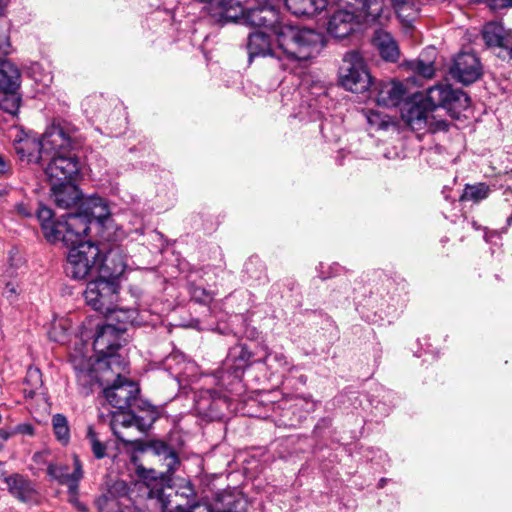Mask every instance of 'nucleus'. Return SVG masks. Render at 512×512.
Here are the masks:
<instances>
[{
    "instance_id": "1",
    "label": "nucleus",
    "mask_w": 512,
    "mask_h": 512,
    "mask_svg": "<svg viewBox=\"0 0 512 512\" xmlns=\"http://www.w3.org/2000/svg\"><path fill=\"white\" fill-rule=\"evenodd\" d=\"M257 7L245 11L243 24L271 30L279 49L291 60H308L318 54L325 45L324 36L310 28L284 20L270 0H256Z\"/></svg>"
},
{
    "instance_id": "2",
    "label": "nucleus",
    "mask_w": 512,
    "mask_h": 512,
    "mask_svg": "<svg viewBox=\"0 0 512 512\" xmlns=\"http://www.w3.org/2000/svg\"><path fill=\"white\" fill-rule=\"evenodd\" d=\"M82 144L79 130L67 123L49 126L44 132V172L50 184L72 183L81 163L73 153Z\"/></svg>"
},
{
    "instance_id": "3",
    "label": "nucleus",
    "mask_w": 512,
    "mask_h": 512,
    "mask_svg": "<svg viewBox=\"0 0 512 512\" xmlns=\"http://www.w3.org/2000/svg\"><path fill=\"white\" fill-rule=\"evenodd\" d=\"M345 3L349 9L336 10L327 24L328 33L337 39L351 35L361 23L384 25L390 17L385 0H345Z\"/></svg>"
},
{
    "instance_id": "4",
    "label": "nucleus",
    "mask_w": 512,
    "mask_h": 512,
    "mask_svg": "<svg viewBox=\"0 0 512 512\" xmlns=\"http://www.w3.org/2000/svg\"><path fill=\"white\" fill-rule=\"evenodd\" d=\"M135 314L136 311L133 309H120L119 314L110 316L120 322L118 326L107 323L98 327L93 346L97 353L107 359L108 369H113V367L121 366L124 363L114 355V352L121 346V336L127 330L126 325L135 322Z\"/></svg>"
},
{
    "instance_id": "5",
    "label": "nucleus",
    "mask_w": 512,
    "mask_h": 512,
    "mask_svg": "<svg viewBox=\"0 0 512 512\" xmlns=\"http://www.w3.org/2000/svg\"><path fill=\"white\" fill-rule=\"evenodd\" d=\"M45 238L51 242L75 243L80 236L87 235L85 220L68 213L61 217L62 220H53V211L46 206H40L37 211Z\"/></svg>"
},
{
    "instance_id": "6",
    "label": "nucleus",
    "mask_w": 512,
    "mask_h": 512,
    "mask_svg": "<svg viewBox=\"0 0 512 512\" xmlns=\"http://www.w3.org/2000/svg\"><path fill=\"white\" fill-rule=\"evenodd\" d=\"M80 236L75 243L65 244L70 247L65 265V273L75 280H82L89 274H97L99 247L90 241H83Z\"/></svg>"
},
{
    "instance_id": "7",
    "label": "nucleus",
    "mask_w": 512,
    "mask_h": 512,
    "mask_svg": "<svg viewBox=\"0 0 512 512\" xmlns=\"http://www.w3.org/2000/svg\"><path fill=\"white\" fill-rule=\"evenodd\" d=\"M87 305L106 316L119 314L117 302L119 298V283L106 277H98L89 281L84 292Z\"/></svg>"
},
{
    "instance_id": "8",
    "label": "nucleus",
    "mask_w": 512,
    "mask_h": 512,
    "mask_svg": "<svg viewBox=\"0 0 512 512\" xmlns=\"http://www.w3.org/2000/svg\"><path fill=\"white\" fill-rule=\"evenodd\" d=\"M339 79L341 85L353 93H361L369 88L371 78L358 52L350 51L345 54Z\"/></svg>"
},
{
    "instance_id": "9",
    "label": "nucleus",
    "mask_w": 512,
    "mask_h": 512,
    "mask_svg": "<svg viewBox=\"0 0 512 512\" xmlns=\"http://www.w3.org/2000/svg\"><path fill=\"white\" fill-rule=\"evenodd\" d=\"M430 110L445 109L448 112H456L467 109L470 104L468 95L459 90L452 89L448 84H437L427 90L423 101Z\"/></svg>"
},
{
    "instance_id": "10",
    "label": "nucleus",
    "mask_w": 512,
    "mask_h": 512,
    "mask_svg": "<svg viewBox=\"0 0 512 512\" xmlns=\"http://www.w3.org/2000/svg\"><path fill=\"white\" fill-rule=\"evenodd\" d=\"M125 363L121 366H115L111 369L117 375L112 385L104 389V395L109 404L119 410H124L131 406L132 401L136 399L139 388L136 383L126 379L121 375L125 369Z\"/></svg>"
},
{
    "instance_id": "11",
    "label": "nucleus",
    "mask_w": 512,
    "mask_h": 512,
    "mask_svg": "<svg viewBox=\"0 0 512 512\" xmlns=\"http://www.w3.org/2000/svg\"><path fill=\"white\" fill-rule=\"evenodd\" d=\"M131 501L126 482L113 480L106 482V489L97 498L96 506L99 512H127Z\"/></svg>"
},
{
    "instance_id": "12",
    "label": "nucleus",
    "mask_w": 512,
    "mask_h": 512,
    "mask_svg": "<svg viewBox=\"0 0 512 512\" xmlns=\"http://www.w3.org/2000/svg\"><path fill=\"white\" fill-rule=\"evenodd\" d=\"M483 39L487 46L497 50V56L503 60L512 59V30L506 29L500 22H490L484 26Z\"/></svg>"
},
{
    "instance_id": "13",
    "label": "nucleus",
    "mask_w": 512,
    "mask_h": 512,
    "mask_svg": "<svg viewBox=\"0 0 512 512\" xmlns=\"http://www.w3.org/2000/svg\"><path fill=\"white\" fill-rule=\"evenodd\" d=\"M450 73L458 82L469 85L482 75V65L474 53L462 52L455 57Z\"/></svg>"
},
{
    "instance_id": "14",
    "label": "nucleus",
    "mask_w": 512,
    "mask_h": 512,
    "mask_svg": "<svg viewBox=\"0 0 512 512\" xmlns=\"http://www.w3.org/2000/svg\"><path fill=\"white\" fill-rule=\"evenodd\" d=\"M72 216H78L85 220L88 232L91 221L97 220L100 223L104 222V220L110 216V209L104 198L93 195L83 197L78 212L72 213Z\"/></svg>"
},
{
    "instance_id": "15",
    "label": "nucleus",
    "mask_w": 512,
    "mask_h": 512,
    "mask_svg": "<svg viewBox=\"0 0 512 512\" xmlns=\"http://www.w3.org/2000/svg\"><path fill=\"white\" fill-rule=\"evenodd\" d=\"M127 266L125 256L121 249H110L107 254L98 257L97 274L101 277L117 281Z\"/></svg>"
},
{
    "instance_id": "16",
    "label": "nucleus",
    "mask_w": 512,
    "mask_h": 512,
    "mask_svg": "<svg viewBox=\"0 0 512 512\" xmlns=\"http://www.w3.org/2000/svg\"><path fill=\"white\" fill-rule=\"evenodd\" d=\"M67 466H57L49 464L48 474L60 484L66 485L68 492H75L78 489L79 482L83 478L82 464L77 456L73 457V471L69 472Z\"/></svg>"
},
{
    "instance_id": "17",
    "label": "nucleus",
    "mask_w": 512,
    "mask_h": 512,
    "mask_svg": "<svg viewBox=\"0 0 512 512\" xmlns=\"http://www.w3.org/2000/svg\"><path fill=\"white\" fill-rule=\"evenodd\" d=\"M252 353L243 345H236L229 350L228 356L224 362L227 369L228 378H232L229 383L234 380H240L244 369L251 363Z\"/></svg>"
},
{
    "instance_id": "18",
    "label": "nucleus",
    "mask_w": 512,
    "mask_h": 512,
    "mask_svg": "<svg viewBox=\"0 0 512 512\" xmlns=\"http://www.w3.org/2000/svg\"><path fill=\"white\" fill-rule=\"evenodd\" d=\"M249 58L252 59L257 56H276L280 61L288 62H301L302 60L288 59L283 51L277 47V50H272L269 37L263 32H254L249 35L247 44Z\"/></svg>"
},
{
    "instance_id": "19",
    "label": "nucleus",
    "mask_w": 512,
    "mask_h": 512,
    "mask_svg": "<svg viewBox=\"0 0 512 512\" xmlns=\"http://www.w3.org/2000/svg\"><path fill=\"white\" fill-rule=\"evenodd\" d=\"M51 185V197L53 198L57 207L62 209H69L79 205L82 200L81 192L78 187L73 183H59Z\"/></svg>"
},
{
    "instance_id": "20",
    "label": "nucleus",
    "mask_w": 512,
    "mask_h": 512,
    "mask_svg": "<svg viewBox=\"0 0 512 512\" xmlns=\"http://www.w3.org/2000/svg\"><path fill=\"white\" fill-rule=\"evenodd\" d=\"M407 96L404 85L398 81L382 82L377 87L376 102L379 106H398Z\"/></svg>"
},
{
    "instance_id": "21",
    "label": "nucleus",
    "mask_w": 512,
    "mask_h": 512,
    "mask_svg": "<svg viewBox=\"0 0 512 512\" xmlns=\"http://www.w3.org/2000/svg\"><path fill=\"white\" fill-rule=\"evenodd\" d=\"M245 11L240 2L235 0H214L211 16L218 22H244Z\"/></svg>"
},
{
    "instance_id": "22",
    "label": "nucleus",
    "mask_w": 512,
    "mask_h": 512,
    "mask_svg": "<svg viewBox=\"0 0 512 512\" xmlns=\"http://www.w3.org/2000/svg\"><path fill=\"white\" fill-rule=\"evenodd\" d=\"M19 157L27 162L42 163L44 160V135L41 139L26 136L15 145Z\"/></svg>"
},
{
    "instance_id": "23",
    "label": "nucleus",
    "mask_w": 512,
    "mask_h": 512,
    "mask_svg": "<svg viewBox=\"0 0 512 512\" xmlns=\"http://www.w3.org/2000/svg\"><path fill=\"white\" fill-rule=\"evenodd\" d=\"M9 492L21 502H35L37 492L33 483L19 474H14L5 479Z\"/></svg>"
},
{
    "instance_id": "24",
    "label": "nucleus",
    "mask_w": 512,
    "mask_h": 512,
    "mask_svg": "<svg viewBox=\"0 0 512 512\" xmlns=\"http://www.w3.org/2000/svg\"><path fill=\"white\" fill-rule=\"evenodd\" d=\"M372 42L381 57L386 61L395 62L399 59L400 50L398 44L389 32L382 29L376 30Z\"/></svg>"
},
{
    "instance_id": "25",
    "label": "nucleus",
    "mask_w": 512,
    "mask_h": 512,
    "mask_svg": "<svg viewBox=\"0 0 512 512\" xmlns=\"http://www.w3.org/2000/svg\"><path fill=\"white\" fill-rule=\"evenodd\" d=\"M285 5L297 16H313L327 7L328 0H285Z\"/></svg>"
},
{
    "instance_id": "26",
    "label": "nucleus",
    "mask_w": 512,
    "mask_h": 512,
    "mask_svg": "<svg viewBox=\"0 0 512 512\" xmlns=\"http://www.w3.org/2000/svg\"><path fill=\"white\" fill-rule=\"evenodd\" d=\"M19 83V69L8 60H0V91H16Z\"/></svg>"
},
{
    "instance_id": "27",
    "label": "nucleus",
    "mask_w": 512,
    "mask_h": 512,
    "mask_svg": "<svg viewBox=\"0 0 512 512\" xmlns=\"http://www.w3.org/2000/svg\"><path fill=\"white\" fill-rule=\"evenodd\" d=\"M432 110L423 102L422 105H412L404 113L403 117L412 129H421L431 118L433 120Z\"/></svg>"
},
{
    "instance_id": "28",
    "label": "nucleus",
    "mask_w": 512,
    "mask_h": 512,
    "mask_svg": "<svg viewBox=\"0 0 512 512\" xmlns=\"http://www.w3.org/2000/svg\"><path fill=\"white\" fill-rule=\"evenodd\" d=\"M220 506H216L211 512H246L247 501L240 494L225 492L218 497Z\"/></svg>"
},
{
    "instance_id": "29",
    "label": "nucleus",
    "mask_w": 512,
    "mask_h": 512,
    "mask_svg": "<svg viewBox=\"0 0 512 512\" xmlns=\"http://www.w3.org/2000/svg\"><path fill=\"white\" fill-rule=\"evenodd\" d=\"M136 420L137 416L136 414L131 413H119L117 415L113 416V420L111 423V428L113 430V434L119 439L120 441L126 443V444H133L135 442L134 439L127 438L121 431L120 428H136Z\"/></svg>"
},
{
    "instance_id": "30",
    "label": "nucleus",
    "mask_w": 512,
    "mask_h": 512,
    "mask_svg": "<svg viewBox=\"0 0 512 512\" xmlns=\"http://www.w3.org/2000/svg\"><path fill=\"white\" fill-rule=\"evenodd\" d=\"M136 428L140 433H145L153 423L158 419L157 409L151 405H146L142 410V415H136Z\"/></svg>"
},
{
    "instance_id": "31",
    "label": "nucleus",
    "mask_w": 512,
    "mask_h": 512,
    "mask_svg": "<svg viewBox=\"0 0 512 512\" xmlns=\"http://www.w3.org/2000/svg\"><path fill=\"white\" fill-rule=\"evenodd\" d=\"M489 191V187L484 183L467 185L463 191L461 200L479 202L488 197Z\"/></svg>"
},
{
    "instance_id": "32",
    "label": "nucleus",
    "mask_w": 512,
    "mask_h": 512,
    "mask_svg": "<svg viewBox=\"0 0 512 512\" xmlns=\"http://www.w3.org/2000/svg\"><path fill=\"white\" fill-rule=\"evenodd\" d=\"M52 425L55 436L62 444H67L70 438L68 421L62 414H56L52 418Z\"/></svg>"
},
{
    "instance_id": "33",
    "label": "nucleus",
    "mask_w": 512,
    "mask_h": 512,
    "mask_svg": "<svg viewBox=\"0 0 512 512\" xmlns=\"http://www.w3.org/2000/svg\"><path fill=\"white\" fill-rule=\"evenodd\" d=\"M20 99L16 96L15 91H0V110L11 115H15L19 109Z\"/></svg>"
},
{
    "instance_id": "34",
    "label": "nucleus",
    "mask_w": 512,
    "mask_h": 512,
    "mask_svg": "<svg viewBox=\"0 0 512 512\" xmlns=\"http://www.w3.org/2000/svg\"><path fill=\"white\" fill-rule=\"evenodd\" d=\"M147 506L154 512H164L167 507V499H165L162 488L151 489L148 492Z\"/></svg>"
},
{
    "instance_id": "35",
    "label": "nucleus",
    "mask_w": 512,
    "mask_h": 512,
    "mask_svg": "<svg viewBox=\"0 0 512 512\" xmlns=\"http://www.w3.org/2000/svg\"><path fill=\"white\" fill-rule=\"evenodd\" d=\"M392 6L398 15L403 21H411L414 17L415 11L413 9L412 3L407 0H390Z\"/></svg>"
},
{
    "instance_id": "36",
    "label": "nucleus",
    "mask_w": 512,
    "mask_h": 512,
    "mask_svg": "<svg viewBox=\"0 0 512 512\" xmlns=\"http://www.w3.org/2000/svg\"><path fill=\"white\" fill-rule=\"evenodd\" d=\"M411 69L424 78H431L434 75L435 68L432 60L425 61L422 58L416 59L410 63Z\"/></svg>"
},
{
    "instance_id": "37",
    "label": "nucleus",
    "mask_w": 512,
    "mask_h": 512,
    "mask_svg": "<svg viewBox=\"0 0 512 512\" xmlns=\"http://www.w3.org/2000/svg\"><path fill=\"white\" fill-rule=\"evenodd\" d=\"M365 115L367 122L372 128H375L377 130L387 129L389 125V120L386 115H383L380 112L373 110H368Z\"/></svg>"
},
{
    "instance_id": "38",
    "label": "nucleus",
    "mask_w": 512,
    "mask_h": 512,
    "mask_svg": "<svg viewBox=\"0 0 512 512\" xmlns=\"http://www.w3.org/2000/svg\"><path fill=\"white\" fill-rule=\"evenodd\" d=\"M75 369L78 382L82 386H89L96 379L95 371L91 368L90 364H87L85 367H79L78 365H75Z\"/></svg>"
},
{
    "instance_id": "39",
    "label": "nucleus",
    "mask_w": 512,
    "mask_h": 512,
    "mask_svg": "<svg viewBox=\"0 0 512 512\" xmlns=\"http://www.w3.org/2000/svg\"><path fill=\"white\" fill-rule=\"evenodd\" d=\"M87 436L91 442V449L94 456L97 459L103 458L106 454V446L97 439L95 432L91 428L88 429Z\"/></svg>"
},
{
    "instance_id": "40",
    "label": "nucleus",
    "mask_w": 512,
    "mask_h": 512,
    "mask_svg": "<svg viewBox=\"0 0 512 512\" xmlns=\"http://www.w3.org/2000/svg\"><path fill=\"white\" fill-rule=\"evenodd\" d=\"M25 382L31 386V393L39 389L42 386V375L39 369L29 368Z\"/></svg>"
},
{
    "instance_id": "41",
    "label": "nucleus",
    "mask_w": 512,
    "mask_h": 512,
    "mask_svg": "<svg viewBox=\"0 0 512 512\" xmlns=\"http://www.w3.org/2000/svg\"><path fill=\"white\" fill-rule=\"evenodd\" d=\"M162 461L165 473L167 474L174 473L180 465V460L173 449L164 458H162Z\"/></svg>"
},
{
    "instance_id": "42",
    "label": "nucleus",
    "mask_w": 512,
    "mask_h": 512,
    "mask_svg": "<svg viewBox=\"0 0 512 512\" xmlns=\"http://www.w3.org/2000/svg\"><path fill=\"white\" fill-rule=\"evenodd\" d=\"M150 448L156 455L162 458H164L172 450V448H170L167 444H165L162 441H153L150 444Z\"/></svg>"
},
{
    "instance_id": "43",
    "label": "nucleus",
    "mask_w": 512,
    "mask_h": 512,
    "mask_svg": "<svg viewBox=\"0 0 512 512\" xmlns=\"http://www.w3.org/2000/svg\"><path fill=\"white\" fill-rule=\"evenodd\" d=\"M15 212L17 215L23 217V218H29L33 215V209L24 202L17 203L14 207Z\"/></svg>"
},
{
    "instance_id": "44",
    "label": "nucleus",
    "mask_w": 512,
    "mask_h": 512,
    "mask_svg": "<svg viewBox=\"0 0 512 512\" xmlns=\"http://www.w3.org/2000/svg\"><path fill=\"white\" fill-rule=\"evenodd\" d=\"M12 173V166L10 160L4 155L0 154V176H8Z\"/></svg>"
},
{
    "instance_id": "45",
    "label": "nucleus",
    "mask_w": 512,
    "mask_h": 512,
    "mask_svg": "<svg viewBox=\"0 0 512 512\" xmlns=\"http://www.w3.org/2000/svg\"><path fill=\"white\" fill-rule=\"evenodd\" d=\"M22 263V259L21 257L18 255L17 252L15 253H11L10 254V257H9V270H8V275L9 276H12L14 274V271L16 268H18L20 266V264Z\"/></svg>"
},
{
    "instance_id": "46",
    "label": "nucleus",
    "mask_w": 512,
    "mask_h": 512,
    "mask_svg": "<svg viewBox=\"0 0 512 512\" xmlns=\"http://www.w3.org/2000/svg\"><path fill=\"white\" fill-rule=\"evenodd\" d=\"M69 493V502L73 504L77 510L81 512H86L87 508L86 506L81 503L78 499V489L75 492H68Z\"/></svg>"
},
{
    "instance_id": "47",
    "label": "nucleus",
    "mask_w": 512,
    "mask_h": 512,
    "mask_svg": "<svg viewBox=\"0 0 512 512\" xmlns=\"http://www.w3.org/2000/svg\"><path fill=\"white\" fill-rule=\"evenodd\" d=\"M172 512H211L207 507H202L200 505L183 507L177 506Z\"/></svg>"
},
{
    "instance_id": "48",
    "label": "nucleus",
    "mask_w": 512,
    "mask_h": 512,
    "mask_svg": "<svg viewBox=\"0 0 512 512\" xmlns=\"http://www.w3.org/2000/svg\"><path fill=\"white\" fill-rule=\"evenodd\" d=\"M491 7L493 9H503L512 7V0H492Z\"/></svg>"
},
{
    "instance_id": "49",
    "label": "nucleus",
    "mask_w": 512,
    "mask_h": 512,
    "mask_svg": "<svg viewBox=\"0 0 512 512\" xmlns=\"http://www.w3.org/2000/svg\"><path fill=\"white\" fill-rule=\"evenodd\" d=\"M15 432L25 435H33L34 428L30 424H20L15 428Z\"/></svg>"
},
{
    "instance_id": "50",
    "label": "nucleus",
    "mask_w": 512,
    "mask_h": 512,
    "mask_svg": "<svg viewBox=\"0 0 512 512\" xmlns=\"http://www.w3.org/2000/svg\"><path fill=\"white\" fill-rule=\"evenodd\" d=\"M10 48L9 38L6 35H0V53L7 54Z\"/></svg>"
},
{
    "instance_id": "51",
    "label": "nucleus",
    "mask_w": 512,
    "mask_h": 512,
    "mask_svg": "<svg viewBox=\"0 0 512 512\" xmlns=\"http://www.w3.org/2000/svg\"><path fill=\"white\" fill-rule=\"evenodd\" d=\"M16 286L13 284V283H7L6 284V287H5V290H4V294L7 296V297H10L12 295H15L16 294Z\"/></svg>"
},
{
    "instance_id": "52",
    "label": "nucleus",
    "mask_w": 512,
    "mask_h": 512,
    "mask_svg": "<svg viewBox=\"0 0 512 512\" xmlns=\"http://www.w3.org/2000/svg\"><path fill=\"white\" fill-rule=\"evenodd\" d=\"M273 359L279 363V365L283 366L287 364L286 357L283 354H275Z\"/></svg>"
},
{
    "instance_id": "53",
    "label": "nucleus",
    "mask_w": 512,
    "mask_h": 512,
    "mask_svg": "<svg viewBox=\"0 0 512 512\" xmlns=\"http://www.w3.org/2000/svg\"><path fill=\"white\" fill-rule=\"evenodd\" d=\"M12 435L11 432L5 430V429H0V438L2 440H7L10 438V436Z\"/></svg>"
},
{
    "instance_id": "54",
    "label": "nucleus",
    "mask_w": 512,
    "mask_h": 512,
    "mask_svg": "<svg viewBox=\"0 0 512 512\" xmlns=\"http://www.w3.org/2000/svg\"><path fill=\"white\" fill-rule=\"evenodd\" d=\"M504 195L506 196V197H505V200H506V201H509V197H511V195H512V189H506V190L504 191Z\"/></svg>"
},
{
    "instance_id": "55",
    "label": "nucleus",
    "mask_w": 512,
    "mask_h": 512,
    "mask_svg": "<svg viewBox=\"0 0 512 512\" xmlns=\"http://www.w3.org/2000/svg\"><path fill=\"white\" fill-rule=\"evenodd\" d=\"M7 193V189L5 186L0 184V197Z\"/></svg>"
},
{
    "instance_id": "56",
    "label": "nucleus",
    "mask_w": 512,
    "mask_h": 512,
    "mask_svg": "<svg viewBox=\"0 0 512 512\" xmlns=\"http://www.w3.org/2000/svg\"><path fill=\"white\" fill-rule=\"evenodd\" d=\"M44 456V453H36L34 455V460L39 461Z\"/></svg>"
},
{
    "instance_id": "57",
    "label": "nucleus",
    "mask_w": 512,
    "mask_h": 512,
    "mask_svg": "<svg viewBox=\"0 0 512 512\" xmlns=\"http://www.w3.org/2000/svg\"><path fill=\"white\" fill-rule=\"evenodd\" d=\"M446 126V123L444 121H439L438 124H437V127H445Z\"/></svg>"
},
{
    "instance_id": "58",
    "label": "nucleus",
    "mask_w": 512,
    "mask_h": 512,
    "mask_svg": "<svg viewBox=\"0 0 512 512\" xmlns=\"http://www.w3.org/2000/svg\"><path fill=\"white\" fill-rule=\"evenodd\" d=\"M271 355H266V357L262 360V362H267L270 359Z\"/></svg>"
},
{
    "instance_id": "59",
    "label": "nucleus",
    "mask_w": 512,
    "mask_h": 512,
    "mask_svg": "<svg viewBox=\"0 0 512 512\" xmlns=\"http://www.w3.org/2000/svg\"><path fill=\"white\" fill-rule=\"evenodd\" d=\"M282 65H283V68H284V69H288V68H289V67H288V64H286V63H283Z\"/></svg>"
},
{
    "instance_id": "60",
    "label": "nucleus",
    "mask_w": 512,
    "mask_h": 512,
    "mask_svg": "<svg viewBox=\"0 0 512 512\" xmlns=\"http://www.w3.org/2000/svg\"><path fill=\"white\" fill-rule=\"evenodd\" d=\"M224 376H225V373H222V375H220V378L223 380Z\"/></svg>"
}]
</instances>
